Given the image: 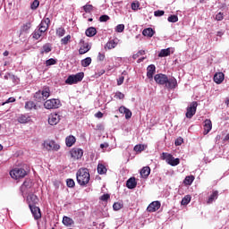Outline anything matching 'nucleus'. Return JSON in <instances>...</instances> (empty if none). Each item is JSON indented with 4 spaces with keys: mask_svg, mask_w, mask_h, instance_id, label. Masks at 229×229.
Masks as SVG:
<instances>
[{
    "mask_svg": "<svg viewBox=\"0 0 229 229\" xmlns=\"http://www.w3.org/2000/svg\"><path fill=\"white\" fill-rule=\"evenodd\" d=\"M154 80L157 85H165L166 89H176L178 86V81L174 77L167 78V75L164 73H157L154 76Z\"/></svg>",
    "mask_w": 229,
    "mask_h": 229,
    "instance_id": "f257e3e1",
    "label": "nucleus"
},
{
    "mask_svg": "<svg viewBox=\"0 0 229 229\" xmlns=\"http://www.w3.org/2000/svg\"><path fill=\"white\" fill-rule=\"evenodd\" d=\"M77 182L79 185L85 186L89 182H90V174L89 173V169L81 168L77 171L76 174Z\"/></svg>",
    "mask_w": 229,
    "mask_h": 229,
    "instance_id": "f03ea898",
    "label": "nucleus"
},
{
    "mask_svg": "<svg viewBox=\"0 0 229 229\" xmlns=\"http://www.w3.org/2000/svg\"><path fill=\"white\" fill-rule=\"evenodd\" d=\"M51 90L49 87H45L42 91H38L34 94V99L38 103H44V101L49 98Z\"/></svg>",
    "mask_w": 229,
    "mask_h": 229,
    "instance_id": "7ed1b4c3",
    "label": "nucleus"
},
{
    "mask_svg": "<svg viewBox=\"0 0 229 229\" xmlns=\"http://www.w3.org/2000/svg\"><path fill=\"white\" fill-rule=\"evenodd\" d=\"M83 78H85V73L83 72H78L76 74L69 75L65 80L66 85H75L76 83H80L82 81Z\"/></svg>",
    "mask_w": 229,
    "mask_h": 229,
    "instance_id": "20e7f679",
    "label": "nucleus"
},
{
    "mask_svg": "<svg viewBox=\"0 0 229 229\" xmlns=\"http://www.w3.org/2000/svg\"><path fill=\"white\" fill-rule=\"evenodd\" d=\"M161 158L162 160H165L166 164L172 165V167H174L180 164V158H174L173 155L167 152H163L161 154Z\"/></svg>",
    "mask_w": 229,
    "mask_h": 229,
    "instance_id": "39448f33",
    "label": "nucleus"
},
{
    "mask_svg": "<svg viewBox=\"0 0 229 229\" xmlns=\"http://www.w3.org/2000/svg\"><path fill=\"white\" fill-rule=\"evenodd\" d=\"M28 173L24 168H14L10 172L11 178H13V180H19L21 178H24Z\"/></svg>",
    "mask_w": 229,
    "mask_h": 229,
    "instance_id": "423d86ee",
    "label": "nucleus"
},
{
    "mask_svg": "<svg viewBox=\"0 0 229 229\" xmlns=\"http://www.w3.org/2000/svg\"><path fill=\"white\" fill-rule=\"evenodd\" d=\"M61 105L60 100L55 98L48 99L44 103V106L47 108V110L60 108Z\"/></svg>",
    "mask_w": 229,
    "mask_h": 229,
    "instance_id": "0eeeda50",
    "label": "nucleus"
},
{
    "mask_svg": "<svg viewBox=\"0 0 229 229\" xmlns=\"http://www.w3.org/2000/svg\"><path fill=\"white\" fill-rule=\"evenodd\" d=\"M198 108V102L193 101L187 107L186 117L187 119H192L196 115V110Z\"/></svg>",
    "mask_w": 229,
    "mask_h": 229,
    "instance_id": "6e6552de",
    "label": "nucleus"
},
{
    "mask_svg": "<svg viewBox=\"0 0 229 229\" xmlns=\"http://www.w3.org/2000/svg\"><path fill=\"white\" fill-rule=\"evenodd\" d=\"M29 207H30L31 214L36 221L40 219V217H42V214L40 213L39 207H37L36 205H33V204H30Z\"/></svg>",
    "mask_w": 229,
    "mask_h": 229,
    "instance_id": "1a4fd4ad",
    "label": "nucleus"
},
{
    "mask_svg": "<svg viewBox=\"0 0 229 229\" xmlns=\"http://www.w3.org/2000/svg\"><path fill=\"white\" fill-rule=\"evenodd\" d=\"M51 22V20L49 18H46L41 21L38 30H41L42 33H46L47 30L49 29V23Z\"/></svg>",
    "mask_w": 229,
    "mask_h": 229,
    "instance_id": "9d476101",
    "label": "nucleus"
},
{
    "mask_svg": "<svg viewBox=\"0 0 229 229\" xmlns=\"http://www.w3.org/2000/svg\"><path fill=\"white\" fill-rule=\"evenodd\" d=\"M45 148L48 150H54V151H58V149H60V145H58L57 143L55 142V140H51L48 142H46L44 144Z\"/></svg>",
    "mask_w": 229,
    "mask_h": 229,
    "instance_id": "9b49d317",
    "label": "nucleus"
},
{
    "mask_svg": "<svg viewBox=\"0 0 229 229\" xmlns=\"http://www.w3.org/2000/svg\"><path fill=\"white\" fill-rule=\"evenodd\" d=\"M80 44H81V47L79 49V53L81 55H85V53H89V50L91 49L90 45H89V43H85L84 39H81Z\"/></svg>",
    "mask_w": 229,
    "mask_h": 229,
    "instance_id": "f8f14e48",
    "label": "nucleus"
},
{
    "mask_svg": "<svg viewBox=\"0 0 229 229\" xmlns=\"http://www.w3.org/2000/svg\"><path fill=\"white\" fill-rule=\"evenodd\" d=\"M71 156L72 158H76V160H80L81 157H83V149L81 148H72L71 150Z\"/></svg>",
    "mask_w": 229,
    "mask_h": 229,
    "instance_id": "ddd939ff",
    "label": "nucleus"
},
{
    "mask_svg": "<svg viewBox=\"0 0 229 229\" xmlns=\"http://www.w3.org/2000/svg\"><path fill=\"white\" fill-rule=\"evenodd\" d=\"M60 123V116L58 114H53L48 117V123L55 126Z\"/></svg>",
    "mask_w": 229,
    "mask_h": 229,
    "instance_id": "4468645a",
    "label": "nucleus"
},
{
    "mask_svg": "<svg viewBox=\"0 0 229 229\" xmlns=\"http://www.w3.org/2000/svg\"><path fill=\"white\" fill-rule=\"evenodd\" d=\"M160 201H153L152 203H150L148 205V207L147 208L148 212H157V210H158V208H160Z\"/></svg>",
    "mask_w": 229,
    "mask_h": 229,
    "instance_id": "2eb2a0df",
    "label": "nucleus"
},
{
    "mask_svg": "<svg viewBox=\"0 0 229 229\" xmlns=\"http://www.w3.org/2000/svg\"><path fill=\"white\" fill-rule=\"evenodd\" d=\"M155 72H157V67L155 64L148 65L147 68V78H148V80H153Z\"/></svg>",
    "mask_w": 229,
    "mask_h": 229,
    "instance_id": "dca6fc26",
    "label": "nucleus"
},
{
    "mask_svg": "<svg viewBox=\"0 0 229 229\" xmlns=\"http://www.w3.org/2000/svg\"><path fill=\"white\" fill-rule=\"evenodd\" d=\"M31 186H32L31 180L30 179L25 180L22 185L21 186V194H24V192H26L28 189H31Z\"/></svg>",
    "mask_w": 229,
    "mask_h": 229,
    "instance_id": "f3484780",
    "label": "nucleus"
},
{
    "mask_svg": "<svg viewBox=\"0 0 229 229\" xmlns=\"http://www.w3.org/2000/svg\"><path fill=\"white\" fill-rule=\"evenodd\" d=\"M212 130V121L210 119H207L204 121V135H208V133H210V131Z\"/></svg>",
    "mask_w": 229,
    "mask_h": 229,
    "instance_id": "a211bd4d",
    "label": "nucleus"
},
{
    "mask_svg": "<svg viewBox=\"0 0 229 229\" xmlns=\"http://www.w3.org/2000/svg\"><path fill=\"white\" fill-rule=\"evenodd\" d=\"M119 112L120 114H125V119H131V111L128 109L126 106H120Z\"/></svg>",
    "mask_w": 229,
    "mask_h": 229,
    "instance_id": "6ab92c4d",
    "label": "nucleus"
},
{
    "mask_svg": "<svg viewBox=\"0 0 229 229\" xmlns=\"http://www.w3.org/2000/svg\"><path fill=\"white\" fill-rule=\"evenodd\" d=\"M214 81L215 83H217L219 85L220 83H223L225 81V73L223 72H217L214 75Z\"/></svg>",
    "mask_w": 229,
    "mask_h": 229,
    "instance_id": "aec40b11",
    "label": "nucleus"
},
{
    "mask_svg": "<svg viewBox=\"0 0 229 229\" xmlns=\"http://www.w3.org/2000/svg\"><path fill=\"white\" fill-rule=\"evenodd\" d=\"M27 200L29 203V207L30 205H36V203H38V197H37V195L35 194H30L27 197Z\"/></svg>",
    "mask_w": 229,
    "mask_h": 229,
    "instance_id": "412c9836",
    "label": "nucleus"
},
{
    "mask_svg": "<svg viewBox=\"0 0 229 229\" xmlns=\"http://www.w3.org/2000/svg\"><path fill=\"white\" fill-rule=\"evenodd\" d=\"M127 189H135L137 187V182L135 181V177H131L126 182Z\"/></svg>",
    "mask_w": 229,
    "mask_h": 229,
    "instance_id": "4be33fe9",
    "label": "nucleus"
},
{
    "mask_svg": "<svg viewBox=\"0 0 229 229\" xmlns=\"http://www.w3.org/2000/svg\"><path fill=\"white\" fill-rule=\"evenodd\" d=\"M151 173V168L149 166H145L140 171V175L142 178H148Z\"/></svg>",
    "mask_w": 229,
    "mask_h": 229,
    "instance_id": "5701e85b",
    "label": "nucleus"
},
{
    "mask_svg": "<svg viewBox=\"0 0 229 229\" xmlns=\"http://www.w3.org/2000/svg\"><path fill=\"white\" fill-rule=\"evenodd\" d=\"M142 35L144 37L151 38V37H153V35H155V30L151 28H147V29L143 30Z\"/></svg>",
    "mask_w": 229,
    "mask_h": 229,
    "instance_id": "b1692460",
    "label": "nucleus"
},
{
    "mask_svg": "<svg viewBox=\"0 0 229 229\" xmlns=\"http://www.w3.org/2000/svg\"><path fill=\"white\" fill-rule=\"evenodd\" d=\"M18 123H21V124H26V123H30V116L26 114H21L18 117Z\"/></svg>",
    "mask_w": 229,
    "mask_h": 229,
    "instance_id": "393cba45",
    "label": "nucleus"
},
{
    "mask_svg": "<svg viewBox=\"0 0 229 229\" xmlns=\"http://www.w3.org/2000/svg\"><path fill=\"white\" fill-rule=\"evenodd\" d=\"M85 33L87 37H94L98 33V30L94 27H89L86 30Z\"/></svg>",
    "mask_w": 229,
    "mask_h": 229,
    "instance_id": "a878e982",
    "label": "nucleus"
},
{
    "mask_svg": "<svg viewBox=\"0 0 229 229\" xmlns=\"http://www.w3.org/2000/svg\"><path fill=\"white\" fill-rule=\"evenodd\" d=\"M25 109L26 110H37V104L33 101H28L25 103Z\"/></svg>",
    "mask_w": 229,
    "mask_h": 229,
    "instance_id": "bb28decb",
    "label": "nucleus"
},
{
    "mask_svg": "<svg viewBox=\"0 0 229 229\" xmlns=\"http://www.w3.org/2000/svg\"><path fill=\"white\" fill-rule=\"evenodd\" d=\"M63 224L65 226H71L72 225H74V220L69 216H64L63 217Z\"/></svg>",
    "mask_w": 229,
    "mask_h": 229,
    "instance_id": "cd10ccee",
    "label": "nucleus"
},
{
    "mask_svg": "<svg viewBox=\"0 0 229 229\" xmlns=\"http://www.w3.org/2000/svg\"><path fill=\"white\" fill-rule=\"evenodd\" d=\"M65 142L66 146L68 148H71L74 144V142H76V138L74 136H69L66 138Z\"/></svg>",
    "mask_w": 229,
    "mask_h": 229,
    "instance_id": "c85d7f7f",
    "label": "nucleus"
},
{
    "mask_svg": "<svg viewBox=\"0 0 229 229\" xmlns=\"http://www.w3.org/2000/svg\"><path fill=\"white\" fill-rule=\"evenodd\" d=\"M97 169H98V174H106V166H105V165L98 164Z\"/></svg>",
    "mask_w": 229,
    "mask_h": 229,
    "instance_id": "c756f323",
    "label": "nucleus"
},
{
    "mask_svg": "<svg viewBox=\"0 0 229 229\" xmlns=\"http://www.w3.org/2000/svg\"><path fill=\"white\" fill-rule=\"evenodd\" d=\"M170 55H171V50L169 48H166V49H162L158 54V56L160 58H164L165 56H169Z\"/></svg>",
    "mask_w": 229,
    "mask_h": 229,
    "instance_id": "7c9ffc66",
    "label": "nucleus"
},
{
    "mask_svg": "<svg viewBox=\"0 0 229 229\" xmlns=\"http://www.w3.org/2000/svg\"><path fill=\"white\" fill-rule=\"evenodd\" d=\"M116 47H117V42L115 41V39H112L108 41L106 45V47H107V49H114Z\"/></svg>",
    "mask_w": 229,
    "mask_h": 229,
    "instance_id": "2f4dec72",
    "label": "nucleus"
},
{
    "mask_svg": "<svg viewBox=\"0 0 229 229\" xmlns=\"http://www.w3.org/2000/svg\"><path fill=\"white\" fill-rule=\"evenodd\" d=\"M192 182H194V175H188L185 177L183 183L185 185H192Z\"/></svg>",
    "mask_w": 229,
    "mask_h": 229,
    "instance_id": "473e14b6",
    "label": "nucleus"
},
{
    "mask_svg": "<svg viewBox=\"0 0 229 229\" xmlns=\"http://www.w3.org/2000/svg\"><path fill=\"white\" fill-rule=\"evenodd\" d=\"M42 49L43 50L41 51V55H44V53H51L52 51L51 44L49 43L45 44Z\"/></svg>",
    "mask_w": 229,
    "mask_h": 229,
    "instance_id": "72a5a7b5",
    "label": "nucleus"
},
{
    "mask_svg": "<svg viewBox=\"0 0 229 229\" xmlns=\"http://www.w3.org/2000/svg\"><path fill=\"white\" fill-rule=\"evenodd\" d=\"M92 64V58L86 57L85 59L81 60V65L82 67H89Z\"/></svg>",
    "mask_w": 229,
    "mask_h": 229,
    "instance_id": "f704fd0d",
    "label": "nucleus"
},
{
    "mask_svg": "<svg viewBox=\"0 0 229 229\" xmlns=\"http://www.w3.org/2000/svg\"><path fill=\"white\" fill-rule=\"evenodd\" d=\"M218 194L219 192L217 191H214L208 198V203H212L215 199H217Z\"/></svg>",
    "mask_w": 229,
    "mask_h": 229,
    "instance_id": "c9c22d12",
    "label": "nucleus"
},
{
    "mask_svg": "<svg viewBox=\"0 0 229 229\" xmlns=\"http://www.w3.org/2000/svg\"><path fill=\"white\" fill-rule=\"evenodd\" d=\"M42 32L41 30H35L33 33H32V37L33 38H35L36 40H38V38H40V37H42Z\"/></svg>",
    "mask_w": 229,
    "mask_h": 229,
    "instance_id": "e433bc0d",
    "label": "nucleus"
},
{
    "mask_svg": "<svg viewBox=\"0 0 229 229\" xmlns=\"http://www.w3.org/2000/svg\"><path fill=\"white\" fill-rule=\"evenodd\" d=\"M30 28H31V22H30V21L26 22L21 27V31H23L24 33H27V31H29Z\"/></svg>",
    "mask_w": 229,
    "mask_h": 229,
    "instance_id": "4c0bfd02",
    "label": "nucleus"
},
{
    "mask_svg": "<svg viewBox=\"0 0 229 229\" xmlns=\"http://www.w3.org/2000/svg\"><path fill=\"white\" fill-rule=\"evenodd\" d=\"M123 202H114V205H113V208L115 211L121 210V208H123Z\"/></svg>",
    "mask_w": 229,
    "mask_h": 229,
    "instance_id": "58836bf2",
    "label": "nucleus"
},
{
    "mask_svg": "<svg viewBox=\"0 0 229 229\" xmlns=\"http://www.w3.org/2000/svg\"><path fill=\"white\" fill-rule=\"evenodd\" d=\"M191 203V196L186 195L184 198H182L181 205H189Z\"/></svg>",
    "mask_w": 229,
    "mask_h": 229,
    "instance_id": "ea45409f",
    "label": "nucleus"
},
{
    "mask_svg": "<svg viewBox=\"0 0 229 229\" xmlns=\"http://www.w3.org/2000/svg\"><path fill=\"white\" fill-rule=\"evenodd\" d=\"M69 40H71V35H67L66 37L63 38L61 39V44L63 46H67V44H69Z\"/></svg>",
    "mask_w": 229,
    "mask_h": 229,
    "instance_id": "a19ab883",
    "label": "nucleus"
},
{
    "mask_svg": "<svg viewBox=\"0 0 229 229\" xmlns=\"http://www.w3.org/2000/svg\"><path fill=\"white\" fill-rule=\"evenodd\" d=\"M83 10L86 12V13H90V12L94 10V6H92V4H86L83 6Z\"/></svg>",
    "mask_w": 229,
    "mask_h": 229,
    "instance_id": "79ce46f5",
    "label": "nucleus"
},
{
    "mask_svg": "<svg viewBox=\"0 0 229 229\" xmlns=\"http://www.w3.org/2000/svg\"><path fill=\"white\" fill-rule=\"evenodd\" d=\"M39 5H40V2L38 0H34L30 4V8L31 10H37Z\"/></svg>",
    "mask_w": 229,
    "mask_h": 229,
    "instance_id": "37998d69",
    "label": "nucleus"
},
{
    "mask_svg": "<svg viewBox=\"0 0 229 229\" xmlns=\"http://www.w3.org/2000/svg\"><path fill=\"white\" fill-rule=\"evenodd\" d=\"M56 35L57 37H64L65 35V29L60 27L56 30Z\"/></svg>",
    "mask_w": 229,
    "mask_h": 229,
    "instance_id": "c03bdc74",
    "label": "nucleus"
},
{
    "mask_svg": "<svg viewBox=\"0 0 229 229\" xmlns=\"http://www.w3.org/2000/svg\"><path fill=\"white\" fill-rule=\"evenodd\" d=\"M168 22H178V15H170L167 19Z\"/></svg>",
    "mask_w": 229,
    "mask_h": 229,
    "instance_id": "a18cd8bd",
    "label": "nucleus"
},
{
    "mask_svg": "<svg viewBox=\"0 0 229 229\" xmlns=\"http://www.w3.org/2000/svg\"><path fill=\"white\" fill-rule=\"evenodd\" d=\"M140 6V4L139 3V1H135L131 4V10H133L134 12H137Z\"/></svg>",
    "mask_w": 229,
    "mask_h": 229,
    "instance_id": "49530a36",
    "label": "nucleus"
},
{
    "mask_svg": "<svg viewBox=\"0 0 229 229\" xmlns=\"http://www.w3.org/2000/svg\"><path fill=\"white\" fill-rule=\"evenodd\" d=\"M116 33H123L124 31V24H118L115 28Z\"/></svg>",
    "mask_w": 229,
    "mask_h": 229,
    "instance_id": "de8ad7c7",
    "label": "nucleus"
},
{
    "mask_svg": "<svg viewBox=\"0 0 229 229\" xmlns=\"http://www.w3.org/2000/svg\"><path fill=\"white\" fill-rule=\"evenodd\" d=\"M56 64V59L50 58L46 61L47 67H49L50 65H55Z\"/></svg>",
    "mask_w": 229,
    "mask_h": 229,
    "instance_id": "09e8293b",
    "label": "nucleus"
},
{
    "mask_svg": "<svg viewBox=\"0 0 229 229\" xmlns=\"http://www.w3.org/2000/svg\"><path fill=\"white\" fill-rule=\"evenodd\" d=\"M66 185H67V187H70L71 189H72V187H74L76 185V183L74 182V180L67 179Z\"/></svg>",
    "mask_w": 229,
    "mask_h": 229,
    "instance_id": "8fccbe9b",
    "label": "nucleus"
},
{
    "mask_svg": "<svg viewBox=\"0 0 229 229\" xmlns=\"http://www.w3.org/2000/svg\"><path fill=\"white\" fill-rule=\"evenodd\" d=\"M107 21H110V16L104 14L99 17L100 22H106Z\"/></svg>",
    "mask_w": 229,
    "mask_h": 229,
    "instance_id": "3c124183",
    "label": "nucleus"
},
{
    "mask_svg": "<svg viewBox=\"0 0 229 229\" xmlns=\"http://www.w3.org/2000/svg\"><path fill=\"white\" fill-rule=\"evenodd\" d=\"M175 146H182V144H183V138L179 137L175 140L174 142Z\"/></svg>",
    "mask_w": 229,
    "mask_h": 229,
    "instance_id": "603ef678",
    "label": "nucleus"
},
{
    "mask_svg": "<svg viewBox=\"0 0 229 229\" xmlns=\"http://www.w3.org/2000/svg\"><path fill=\"white\" fill-rule=\"evenodd\" d=\"M101 201H108L110 199V194L106 193L100 197Z\"/></svg>",
    "mask_w": 229,
    "mask_h": 229,
    "instance_id": "864d4df0",
    "label": "nucleus"
},
{
    "mask_svg": "<svg viewBox=\"0 0 229 229\" xmlns=\"http://www.w3.org/2000/svg\"><path fill=\"white\" fill-rule=\"evenodd\" d=\"M114 98H116V99H124V94L121 93V91H117Z\"/></svg>",
    "mask_w": 229,
    "mask_h": 229,
    "instance_id": "5fc2aeb1",
    "label": "nucleus"
},
{
    "mask_svg": "<svg viewBox=\"0 0 229 229\" xmlns=\"http://www.w3.org/2000/svg\"><path fill=\"white\" fill-rule=\"evenodd\" d=\"M164 13H165V12L157 10L154 13V15H155V17H162V15H164Z\"/></svg>",
    "mask_w": 229,
    "mask_h": 229,
    "instance_id": "6e6d98bb",
    "label": "nucleus"
},
{
    "mask_svg": "<svg viewBox=\"0 0 229 229\" xmlns=\"http://www.w3.org/2000/svg\"><path fill=\"white\" fill-rule=\"evenodd\" d=\"M7 103H15V98H9L5 102L3 103V105H6Z\"/></svg>",
    "mask_w": 229,
    "mask_h": 229,
    "instance_id": "4d7b16f0",
    "label": "nucleus"
},
{
    "mask_svg": "<svg viewBox=\"0 0 229 229\" xmlns=\"http://www.w3.org/2000/svg\"><path fill=\"white\" fill-rule=\"evenodd\" d=\"M144 149V147L143 146H141V145H136L135 147H134V151H142Z\"/></svg>",
    "mask_w": 229,
    "mask_h": 229,
    "instance_id": "13d9d810",
    "label": "nucleus"
},
{
    "mask_svg": "<svg viewBox=\"0 0 229 229\" xmlns=\"http://www.w3.org/2000/svg\"><path fill=\"white\" fill-rule=\"evenodd\" d=\"M122 83H124V77L121 76L117 80V85H121Z\"/></svg>",
    "mask_w": 229,
    "mask_h": 229,
    "instance_id": "bf43d9fd",
    "label": "nucleus"
},
{
    "mask_svg": "<svg viewBox=\"0 0 229 229\" xmlns=\"http://www.w3.org/2000/svg\"><path fill=\"white\" fill-rule=\"evenodd\" d=\"M216 21H223V13H218L216 16Z\"/></svg>",
    "mask_w": 229,
    "mask_h": 229,
    "instance_id": "052dcab7",
    "label": "nucleus"
},
{
    "mask_svg": "<svg viewBox=\"0 0 229 229\" xmlns=\"http://www.w3.org/2000/svg\"><path fill=\"white\" fill-rule=\"evenodd\" d=\"M98 60H99V62H103V60H105L104 54L98 53Z\"/></svg>",
    "mask_w": 229,
    "mask_h": 229,
    "instance_id": "680f3d73",
    "label": "nucleus"
},
{
    "mask_svg": "<svg viewBox=\"0 0 229 229\" xmlns=\"http://www.w3.org/2000/svg\"><path fill=\"white\" fill-rule=\"evenodd\" d=\"M95 117H97L98 119L103 118V113H101V111H98L97 114H95Z\"/></svg>",
    "mask_w": 229,
    "mask_h": 229,
    "instance_id": "e2e57ef3",
    "label": "nucleus"
},
{
    "mask_svg": "<svg viewBox=\"0 0 229 229\" xmlns=\"http://www.w3.org/2000/svg\"><path fill=\"white\" fill-rule=\"evenodd\" d=\"M10 80L15 83V81H17V80H19V78H17V76L13 75V74H12Z\"/></svg>",
    "mask_w": 229,
    "mask_h": 229,
    "instance_id": "0e129e2a",
    "label": "nucleus"
},
{
    "mask_svg": "<svg viewBox=\"0 0 229 229\" xmlns=\"http://www.w3.org/2000/svg\"><path fill=\"white\" fill-rule=\"evenodd\" d=\"M4 80H11L12 78V73H5V75L4 76Z\"/></svg>",
    "mask_w": 229,
    "mask_h": 229,
    "instance_id": "69168bd1",
    "label": "nucleus"
},
{
    "mask_svg": "<svg viewBox=\"0 0 229 229\" xmlns=\"http://www.w3.org/2000/svg\"><path fill=\"white\" fill-rule=\"evenodd\" d=\"M101 149H105V148H108V143H102L100 144Z\"/></svg>",
    "mask_w": 229,
    "mask_h": 229,
    "instance_id": "338daca9",
    "label": "nucleus"
},
{
    "mask_svg": "<svg viewBox=\"0 0 229 229\" xmlns=\"http://www.w3.org/2000/svg\"><path fill=\"white\" fill-rule=\"evenodd\" d=\"M225 104L229 106V97L225 98Z\"/></svg>",
    "mask_w": 229,
    "mask_h": 229,
    "instance_id": "774afa93",
    "label": "nucleus"
}]
</instances>
